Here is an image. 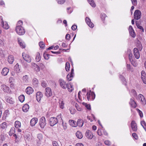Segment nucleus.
<instances>
[{
  "label": "nucleus",
  "mask_w": 146,
  "mask_h": 146,
  "mask_svg": "<svg viewBox=\"0 0 146 146\" xmlns=\"http://www.w3.org/2000/svg\"><path fill=\"white\" fill-rule=\"evenodd\" d=\"M84 122L83 121L82 119H79L78 120L76 123L77 126L78 125L80 127H82L83 125Z\"/></svg>",
  "instance_id": "bb28decb"
},
{
  "label": "nucleus",
  "mask_w": 146,
  "mask_h": 146,
  "mask_svg": "<svg viewBox=\"0 0 146 146\" xmlns=\"http://www.w3.org/2000/svg\"><path fill=\"white\" fill-rule=\"evenodd\" d=\"M31 65L32 68L35 71L38 72L40 71V67L38 65L34 63H31Z\"/></svg>",
  "instance_id": "9d476101"
},
{
  "label": "nucleus",
  "mask_w": 146,
  "mask_h": 146,
  "mask_svg": "<svg viewBox=\"0 0 146 146\" xmlns=\"http://www.w3.org/2000/svg\"><path fill=\"white\" fill-rule=\"evenodd\" d=\"M129 103L131 106L133 108H135L136 106V104L135 102L132 98L130 99V101Z\"/></svg>",
  "instance_id": "a878e982"
},
{
  "label": "nucleus",
  "mask_w": 146,
  "mask_h": 146,
  "mask_svg": "<svg viewBox=\"0 0 146 146\" xmlns=\"http://www.w3.org/2000/svg\"><path fill=\"white\" fill-rule=\"evenodd\" d=\"M86 137L89 139H92L93 137L92 132L89 130H87L86 131Z\"/></svg>",
  "instance_id": "ddd939ff"
},
{
  "label": "nucleus",
  "mask_w": 146,
  "mask_h": 146,
  "mask_svg": "<svg viewBox=\"0 0 146 146\" xmlns=\"http://www.w3.org/2000/svg\"><path fill=\"white\" fill-rule=\"evenodd\" d=\"M73 77V75L72 74H68L66 77V78L68 81H70L72 80V78Z\"/></svg>",
  "instance_id": "ea45409f"
},
{
  "label": "nucleus",
  "mask_w": 146,
  "mask_h": 146,
  "mask_svg": "<svg viewBox=\"0 0 146 146\" xmlns=\"http://www.w3.org/2000/svg\"><path fill=\"white\" fill-rule=\"evenodd\" d=\"M57 121L56 118L54 117H51L49 120V123L51 126H53L57 123Z\"/></svg>",
  "instance_id": "1a4fd4ad"
},
{
  "label": "nucleus",
  "mask_w": 146,
  "mask_h": 146,
  "mask_svg": "<svg viewBox=\"0 0 146 146\" xmlns=\"http://www.w3.org/2000/svg\"><path fill=\"white\" fill-rule=\"evenodd\" d=\"M15 132V128L14 127L10 129V130L9 133V135L10 136L12 135Z\"/></svg>",
  "instance_id": "de8ad7c7"
},
{
  "label": "nucleus",
  "mask_w": 146,
  "mask_h": 146,
  "mask_svg": "<svg viewBox=\"0 0 146 146\" xmlns=\"http://www.w3.org/2000/svg\"><path fill=\"white\" fill-rule=\"evenodd\" d=\"M87 99L88 101L90 100H93L95 98V95L94 92L91 91L89 92H87L86 94Z\"/></svg>",
  "instance_id": "f03ea898"
},
{
  "label": "nucleus",
  "mask_w": 146,
  "mask_h": 146,
  "mask_svg": "<svg viewBox=\"0 0 146 146\" xmlns=\"http://www.w3.org/2000/svg\"><path fill=\"white\" fill-rule=\"evenodd\" d=\"M33 84L34 85L36 86L38 84V81L36 78H34L32 81Z\"/></svg>",
  "instance_id": "49530a36"
},
{
  "label": "nucleus",
  "mask_w": 146,
  "mask_h": 146,
  "mask_svg": "<svg viewBox=\"0 0 146 146\" xmlns=\"http://www.w3.org/2000/svg\"><path fill=\"white\" fill-rule=\"evenodd\" d=\"M68 87L67 86V88L68 89V90L69 92H72L73 90L74 89L73 88L72 85L70 84H68Z\"/></svg>",
  "instance_id": "7c9ffc66"
},
{
  "label": "nucleus",
  "mask_w": 146,
  "mask_h": 146,
  "mask_svg": "<svg viewBox=\"0 0 146 146\" xmlns=\"http://www.w3.org/2000/svg\"><path fill=\"white\" fill-rule=\"evenodd\" d=\"M138 97L139 100L141 101V103L144 105L146 104L144 97L142 95L139 94L138 95Z\"/></svg>",
  "instance_id": "a211bd4d"
},
{
  "label": "nucleus",
  "mask_w": 146,
  "mask_h": 146,
  "mask_svg": "<svg viewBox=\"0 0 146 146\" xmlns=\"http://www.w3.org/2000/svg\"><path fill=\"white\" fill-rule=\"evenodd\" d=\"M133 137L135 139H137L138 138V137L136 134L135 133H133L132 134Z\"/></svg>",
  "instance_id": "e2e57ef3"
},
{
  "label": "nucleus",
  "mask_w": 146,
  "mask_h": 146,
  "mask_svg": "<svg viewBox=\"0 0 146 146\" xmlns=\"http://www.w3.org/2000/svg\"><path fill=\"white\" fill-rule=\"evenodd\" d=\"M141 78L144 83L146 84V74L144 71H142L141 72Z\"/></svg>",
  "instance_id": "6ab92c4d"
},
{
  "label": "nucleus",
  "mask_w": 146,
  "mask_h": 146,
  "mask_svg": "<svg viewBox=\"0 0 146 146\" xmlns=\"http://www.w3.org/2000/svg\"><path fill=\"white\" fill-rule=\"evenodd\" d=\"M15 126L16 128H19L21 127V122L18 121H15Z\"/></svg>",
  "instance_id": "c85d7f7f"
},
{
  "label": "nucleus",
  "mask_w": 146,
  "mask_h": 146,
  "mask_svg": "<svg viewBox=\"0 0 146 146\" xmlns=\"http://www.w3.org/2000/svg\"><path fill=\"white\" fill-rule=\"evenodd\" d=\"M29 108V106L27 104H25L22 108L23 111L24 112H27Z\"/></svg>",
  "instance_id": "393cba45"
},
{
  "label": "nucleus",
  "mask_w": 146,
  "mask_h": 146,
  "mask_svg": "<svg viewBox=\"0 0 146 146\" xmlns=\"http://www.w3.org/2000/svg\"><path fill=\"white\" fill-rule=\"evenodd\" d=\"M56 119H57V122L58 121L61 123L63 122L62 118L61 117V114H60V115H58Z\"/></svg>",
  "instance_id": "473e14b6"
},
{
  "label": "nucleus",
  "mask_w": 146,
  "mask_h": 146,
  "mask_svg": "<svg viewBox=\"0 0 146 146\" xmlns=\"http://www.w3.org/2000/svg\"><path fill=\"white\" fill-rule=\"evenodd\" d=\"M59 83L60 87L63 89H66L68 87V84H66V82L62 79H60L59 80Z\"/></svg>",
  "instance_id": "20e7f679"
},
{
  "label": "nucleus",
  "mask_w": 146,
  "mask_h": 146,
  "mask_svg": "<svg viewBox=\"0 0 146 146\" xmlns=\"http://www.w3.org/2000/svg\"><path fill=\"white\" fill-rule=\"evenodd\" d=\"M77 28V26L75 25H74L72 27V29L73 31H75Z\"/></svg>",
  "instance_id": "0e129e2a"
},
{
  "label": "nucleus",
  "mask_w": 146,
  "mask_h": 146,
  "mask_svg": "<svg viewBox=\"0 0 146 146\" xmlns=\"http://www.w3.org/2000/svg\"><path fill=\"white\" fill-rule=\"evenodd\" d=\"M137 46L138 49V50L141 51L142 48V46L141 43L140 42H138L137 44Z\"/></svg>",
  "instance_id": "f704fd0d"
},
{
  "label": "nucleus",
  "mask_w": 146,
  "mask_h": 146,
  "mask_svg": "<svg viewBox=\"0 0 146 146\" xmlns=\"http://www.w3.org/2000/svg\"><path fill=\"white\" fill-rule=\"evenodd\" d=\"M19 99L20 102H23L25 99L24 96L23 95H22L20 96L19 97Z\"/></svg>",
  "instance_id": "e433bc0d"
},
{
  "label": "nucleus",
  "mask_w": 146,
  "mask_h": 146,
  "mask_svg": "<svg viewBox=\"0 0 146 146\" xmlns=\"http://www.w3.org/2000/svg\"><path fill=\"white\" fill-rule=\"evenodd\" d=\"M141 124L143 128L146 129V123L144 121H141Z\"/></svg>",
  "instance_id": "8fccbe9b"
},
{
  "label": "nucleus",
  "mask_w": 146,
  "mask_h": 146,
  "mask_svg": "<svg viewBox=\"0 0 146 146\" xmlns=\"http://www.w3.org/2000/svg\"><path fill=\"white\" fill-rule=\"evenodd\" d=\"M52 145L53 146H59L57 143L55 141H53V142Z\"/></svg>",
  "instance_id": "338daca9"
},
{
  "label": "nucleus",
  "mask_w": 146,
  "mask_h": 146,
  "mask_svg": "<svg viewBox=\"0 0 146 146\" xmlns=\"http://www.w3.org/2000/svg\"><path fill=\"white\" fill-rule=\"evenodd\" d=\"M134 54L135 57L137 59L140 57V54L139 50L137 48H135L133 49Z\"/></svg>",
  "instance_id": "4468645a"
},
{
  "label": "nucleus",
  "mask_w": 146,
  "mask_h": 146,
  "mask_svg": "<svg viewBox=\"0 0 146 146\" xmlns=\"http://www.w3.org/2000/svg\"><path fill=\"white\" fill-rule=\"evenodd\" d=\"M39 45L41 48H43L45 46V45L42 42H39Z\"/></svg>",
  "instance_id": "5fc2aeb1"
},
{
  "label": "nucleus",
  "mask_w": 146,
  "mask_h": 146,
  "mask_svg": "<svg viewBox=\"0 0 146 146\" xmlns=\"http://www.w3.org/2000/svg\"><path fill=\"white\" fill-rule=\"evenodd\" d=\"M8 61L10 64L13 63L14 60L13 56L12 55H10L8 57Z\"/></svg>",
  "instance_id": "b1692460"
},
{
  "label": "nucleus",
  "mask_w": 146,
  "mask_h": 146,
  "mask_svg": "<svg viewBox=\"0 0 146 146\" xmlns=\"http://www.w3.org/2000/svg\"><path fill=\"white\" fill-rule=\"evenodd\" d=\"M38 119L36 118H32L30 121L31 125L32 126H33L37 123L38 122Z\"/></svg>",
  "instance_id": "aec40b11"
},
{
  "label": "nucleus",
  "mask_w": 146,
  "mask_h": 146,
  "mask_svg": "<svg viewBox=\"0 0 146 146\" xmlns=\"http://www.w3.org/2000/svg\"><path fill=\"white\" fill-rule=\"evenodd\" d=\"M85 21L88 26L91 28H93L94 25V24L91 22L90 19L88 17H86L85 18Z\"/></svg>",
  "instance_id": "9b49d317"
},
{
  "label": "nucleus",
  "mask_w": 146,
  "mask_h": 146,
  "mask_svg": "<svg viewBox=\"0 0 146 146\" xmlns=\"http://www.w3.org/2000/svg\"><path fill=\"white\" fill-rule=\"evenodd\" d=\"M22 56L24 59L28 62H30L31 61V57L27 54L25 53H22Z\"/></svg>",
  "instance_id": "6e6552de"
},
{
  "label": "nucleus",
  "mask_w": 146,
  "mask_h": 146,
  "mask_svg": "<svg viewBox=\"0 0 146 146\" xmlns=\"http://www.w3.org/2000/svg\"><path fill=\"white\" fill-rule=\"evenodd\" d=\"M18 44H19L20 46L22 48H24L25 47V45L24 42L20 38H18Z\"/></svg>",
  "instance_id": "412c9836"
},
{
  "label": "nucleus",
  "mask_w": 146,
  "mask_h": 146,
  "mask_svg": "<svg viewBox=\"0 0 146 146\" xmlns=\"http://www.w3.org/2000/svg\"><path fill=\"white\" fill-rule=\"evenodd\" d=\"M129 30L130 35L133 37H135V34L132 27L131 26H130L129 27Z\"/></svg>",
  "instance_id": "dca6fc26"
},
{
  "label": "nucleus",
  "mask_w": 146,
  "mask_h": 146,
  "mask_svg": "<svg viewBox=\"0 0 146 146\" xmlns=\"http://www.w3.org/2000/svg\"><path fill=\"white\" fill-rule=\"evenodd\" d=\"M43 94L41 92H38L36 94V97L37 100L39 102L43 97Z\"/></svg>",
  "instance_id": "2eb2a0df"
},
{
  "label": "nucleus",
  "mask_w": 146,
  "mask_h": 146,
  "mask_svg": "<svg viewBox=\"0 0 146 146\" xmlns=\"http://www.w3.org/2000/svg\"><path fill=\"white\" fill-rule=\"evenodd\" d=\"M90 5L93 7H95L96 5L93 0H87Z\"/></svg>",
  "instance_id": "72a5a7b5"
},
{
  "label": "nucleus",
  "mask_w": 146,
  "mask_h": 146,
  "mask_svg": "<svg viewBox=\"0 0 146 146\" xmlns=\"http://www.w3.org/2000/svg\"><path fill=\"white\" fill-rule=\"evenodd\" d=\"M137 112H138L140 117H143V115L142 112L138 109H137Z\"/></svg>",
  "instance_id": "603ef678"
},
{
  "label": "nucleus",
  "mask_w": 146,
  "mask_h": 146,
  "mask_svg": "<svg viewBox=\"0 0 146 146\" xmlns=\"http://www.w3.org/2000/svg\"><path fill=\"white\" fill-rule=\"evenodd\" d=\"M135 24L136 26H137V27L141 30L143 32H144V29L143 28V27L140 25H139L138 23V22L137 21H136L135 22Z\"/></svg>",
  "instance_id": "37998d69"
},
{
  "label": "nucleus",
  "mask_w": 146,
  "mask_h": 146,
  "mask_svg": "<svg viewBox=\"0 0 146 146\" xmlns=\"http://www.w3.org/2000/svg\"><path fill=\"white\" fill-rule=\"evenodd\" d=\"M129 59L130 60V61L131 62V63L134 66H136L135 65H134L133 64V62H131V58H132V54L131 53H130L129 54Z\"/></svg>",
  "instance_id": "bf43d9fd"
},
{
  "label": "nucleus",
  "mask_w": 146,
  "mask_h": 146,
  "mask_svg": "<svg viewBox=\"0 0 146 146\" xmlns=\"http://www.w3.org/2000/svg\"><path fill=\"white\" fill-rule=\"evenodd\" d=\"M131 93L133 94L134 97H136L137 96L135 90H131Z\"/></svg>",
  "instance_id": "052dcab7"
},
{
  "label": "nucleus",
  "mask_w": 146,
  "mask_h": 146,
  "mask_svg": "<svg viewBox=\"0 0 146 146\" xmlns=\"http://www.w3.org/2000/svg\"><path fill=\"white\" fill-rule=\"evenodd\" d=\"M141 13L140 11L138 10H136L134 14V19L136 20L139 19L141 17Z\"/></svg>",
  "instance_id": "39448f33"
},
{
  "label": "nucleus",
  "mask_w": 146,
  "mask_h": 146,
  "mask_svg": "<svg viewBox=\"0 0 146 146\" xmlns=\"http://www.w3.org/2000/svg\"><path fill=\"white\" fill-rule=\"evenodd\" d=\"M40 54L38 52H37L36 54V61L38 62L40 60Z\"/></svg>",
  "instance_id": "4c0bfd02"
},
{
  "label": "nucleus",
  "mask_w": 146,
  "mask_h": 146,
  "mask_svg": "<svg viewBox=\"0 0 146 146\" xmlns=\"http://www.w3.org/2000/svg\"><path fill=\"white\" fill-rule=\"evenodd\" d=\"M82 104L84 105H85L86 108L88 110H90L91 109L90 106L89 104H87L86 103L83 102L82 103Z\"/></svg>",
  "instance_id": "864d4df0"
},
{
  "label": "nucleus",
  "mask_w": 146,
  "mask_h": 146,
  "mask_svg": "<svg viewBox=\"0 0 146 146\" xmlns=\"http://www.w3.org/2000/svg\"><path fill=\"white\" fill-rule=\"evenodd\" d=\"M6 101L8 103L11 104H12L14 102L12 98H6Z\"/></svg>",
  "instance_id": "a19ab883"
},
{
  "label": "nucleus",
  "mask_w": 146,
  "mask_h": 146,
  "mask_svg": "<svg viewBox=\"0 0 146 146\" xmlns=\"http://www.w3.org/2000/svg\"><path fill=\"white\" fill-rule=\"evenodd\" d=\"M104 143L106 145H110L111 144L109 140L105 141L104 142Z\"/></svg>",
  "instance_id": "680f3d73"
},
{
  "label": "nucleus",
  "mask_w": 146,
  "mask_h": 146,
  "mask_svg": "<svg viewBox=\"0 0 146 146\" xmlns=\"http://www.w3.org/2000/svg\"><path fill=\"white\" fill-rule=\"evenodd\" d=\"M34 91L33 88L31 87H28L26 89V92L28 94H32Z\"/></svg>",
  "instance_id": "4be33fe9"
},
{
  "label": "nucleus",
  "mask_w": 146,
  "mask_h": 146,
  "mask_svg": "<svg viewBox=\"0 0 146 146\" xmlns=\"http://www.w3.org/2000/svg\"><path fill=\"white\" fill-rule=\"evenodd\" d=\"M15 70L17 72H20V69H19V65L18 63H17L14 67Z\"/></svg>",
  "instance_id": "2f4dec72"
},
{
  "label": "nucleus",
  "mask_w": 146,
  "mask_h": 146,
  "mask_svg": "<svg viewBox=\"0 0 146 146\" xmlns=\"http://www.w3.org/2000/svg\"><path fill=\"white\" fill-rule=\"evenodd\" d=\"M0 127L3 129H5L7 127V123L6 122H3L0 125Z\"/></svg>",
  "instance_id": "58836bf2"
},
{
  "label": "nucleus",
  "mask_w": 146,
  "mask_h": 146,
  "mask_svg": "<svg viewBox=\"0 0 146 146\" xmlns=\"http://www.w3.org/2000/svg\"><path fill=\"white\" fill-rule=\"evenodd\" d=\"M39 124L42 128H43L46 124L45 118L44 117H42L40 119Z\"/></svg>",
  "instance_id": "423d86ee"
},
{
  "label": "nucleus",
  "mask_w": 146,
  "mask_h": 146,
  "mask_svg": "<svg viewBox=\"0 0 146 146\" xmlns=\"http://www.w3.org/2000/svg\"><path fill=\"white\" fill-rule=\"evenodd\" d=\"M70 68V63L67 62L66 64V67L65 69L67 71H69V70Z\"/></svg>",
  "instance_id": "a18cd8bd"
},
{
  "label": "nucleus",
  "mask_w": 146,
  "mask_h": 146,
  "mask_svg": "<svg viewBox=\"0 0 146 146\" xmlns=\"http://www.w3.org/2000/svg\"><path fill=\"white\" fill-rule=\"evenodd\" d=\"M75 106L78 111H82V109L81 108V107L78 105L76 103L75 104Z\"/></svg>",
  "instance_id": "09e8293b"
},
{
  "label": "nucleus",
  "mask_w": 146,
  "mask_h": 146,
  "mask_svg": "<svg viewBox=\"0 0 146 146\" xmlns=\"http://www.w3.org/2000/svg\"><path fill=\"white\" fill-rule=\"evenodd\" d=\"M70 35L69 34H67L66 35L65 38L67 40H69L70 38Z\"/></svg>",
  "instance_id": "774afa93"
},
{
  "label": "nucleus",
  "mask_w": 146,
  "mask_h": 146,
  "mask_svg": "<svg viewBox=\"0 0 146 146\" xmlns=\"http://www.w3.org/2000/svg\"><path fill=\"white\" fill-rule=\"evenodd\" d=\"M132 4L134 6H136L137 4V0H131Z\"/></svg>",
  "instance_id": "13d9d810"
},
{
  "label": "nucleus",
  "mask_w": 146,
  "mask_h": 146,
  "mask_svg": "<svg viewBox=\"0 0 146 146\" xmlns=\"http://www.w3.org/2000/svg\"><path fill=\"white\" fill-rule=\"evenodd\" d=\"M127 70H129L131 72H133L134 71L133 69L132 68H131L129 65L127 64Z\"/></svg>",
  "instance_id": "3c124183"
},
{
  "label": "nucleus",
  "mask_w": 146,
  "mask_h": 146,
  "mask_svg": "<svg viewBox=\"0 0 146 146\" xmlns=\"http://www.w3.org/2000/svg\"><path fill=\"white\" fill-rule=\"evenodd\" d=\"M44 57L46 60H48L49 58V55L44 53Z\"/></svg>",
  "instance_id": "6e6d98bb"
},
{
  "label": "nucleus",
  "mask_w": 146,
  "mask_h": 146,
  "mask_svg": "<svg viewBox=\"0 0 146 146\" xmlns=\"http://www.w3.org/2000/svg\"><path fill=\"white\" fill-rule=\"evenodd\" d=\"M56 1L58 4H63L65 1V0H56Z\"/></svg>",
  "instance_id": "4d7b16f0"
},
{
  "label": "nucleus",
  "mask_w": 146,
  "mask_h": 146,
  "mask_svg": "<svg viewBox=\"0 0 146 146\" xmlns=\"http://www.w3.org/2000/svg\"><path fill=\"white\" fill-rule=\"evenodd\" d=\"M76 135L77 137L79 139H81L83 137V135L79 131H78L76 133Z\"/></svg>",
  "instance_id": "c756f323"
},
{
  "label": "nucleus",
  "mask_w": 146,
  "mask_h": 146,
  "mask_svg": "<svg viewBox=\"0 0 146 146\" xmlns=\"http://www.w3.org/2000/svg\"><path fill=\"white\" fill-rule=\"evenodd\" d=\"M131 125L133 130L134 131H137V124L134 121H132L131 123Z\"/></svg>",
  "instance_id": "f8f14e48"
},
{
  "label": "nucleus",
  "mask_w": 146,
  "mask_h": 146,
  "mask_svg": "<svg viewBox=\"0 0 146 146\" xmlns=\"http://www.w3.org/2000/svg\"><path fill=\"white\" fill-rule=\"evenodd\" d=\"M69 124L73 127H76L77 126L76 122L73 120H70L69 121Z\"/></svg>",
  "instance_id": "cd10ccee"
},
{
  "label": "nucleus",
  "mask_w": 146,
  "mask_h": 146,
  "mask_svg": "<svg viewBox=\"0 0 146 146\" xmlns=\"http://www.w3.org/2000/svg\"><path fill=\"white\" fill-rule=\"evenodd\" d=\"M1 23L2 27L5 29H8L9 28L7 23L6 21L4 22L2 19H1Z\"/></svg>",
  "instance_id": "0eeeda50"
},
{
  "label": "nucleus",
  "mask_w": 146,
  "mask_h": 146,
  "mask_svg": "<svg viewBox=\"0 0 146 146\" xmlns=\"http://www.w3.org/2000/svg\"><path fill=\"white\" fill-rule=\"evenodd\" d=\"M1 88L5 92L8 93L10 92L9 87L5 85H2L1 86Z\"/></svg>",
  "instance_id": "f3484780"
},
{
  "label": "nucleus",
  "mask_w": 146,
  "mask_h": 146,
  "mask_svg": "<svg viewBox=\"0 0 146 146\" xmlns=\"http://www.w3.org/2000/svg\"><path fill=\"white\" fill-rule=\"evenodd\" d=\"M23 22L21 21H19L16 25L15 31L19 35H23L25 33V31L22 25Z\"/></svg>",
  "instance_id": "f257e3e1"
},
{
  "label": "nucleus",
  "mask_w": 146,
  "mask_h": 146,
  "mask_svg": "<svg viewBox=\"0 0 146 146\" xmlns=\"http://www.w3.org/2000/svg\"><path fill=\"white\" fill-rule=\"evenodd\" d=\"M23 82L25 83H27L28 82V77L27 75L24 76L23 77Z\"/></svg>",
  "instance_id": "c9c22d12"
},
{
  "label": "nucleus",
  "mask_w": 146,
  "mask_h": 146,
  "mask_svg": "<svg viewBox=\"0 0 146 146\" xmlns=\"http://www.w3.org/2000/svg\"><path fill=\"white\" fill-rule=\"evenodd\" d=\"M9 69L7 68H5L3 69L2 70L1 74H2L4 76H6L7 75L8 73H9Z\"/></svg>",
  "instance_id": "5701e85b"
},
{
  "label": "nucleus",
  "mask_w": 146,
  "mask_h": 146,
  "mask_svg": "<svg viewBox=\"0 0 146 146\" xmlns=\"http://www.w3.org/2000/svg\"><path fill=\"white\" fill-rule=\"evenodd\" d=\"M70 110L71 113L72 114H74L76 111V110H75L72 107H71L70 108Z\"/></svg>",
  "instance_id": "c03bdc74"
},
{
  "label": "nucleus",
  "mask_w": 146,
  "mask_h": 146,
  "mask_svg": "<svg viewBox=\"0 0 146 146\" xmlns=\"http://www.w3.org/2000/svg\"><path fill=\"white\" fill-rule=\"evenodd\" d=\"M39 66L42 69H44L45 67V65L42 63H40Z\"/></svg>",
  "instance_id": "69168bd1"
},
{
  "label": "nucleus",
  "mask_w": 146,
  "mask_h": 146,
  "mask_svg": "<svg viewBox=\"0 0 146 146\" xmlns=\"http://www.w3.org/2000/svg\"><path fill=\"white\" fill-rule=\"evenodd\" d=\"M59 106L61 109H63L64 107V104L63 101H60L59 102Z\"/></svg>",
  "instance_id": "79ce46f5"
},
{
  "label": "nucleus",
  "mask_w": 146,
  "mask_h": 146,
  "mask_svg": "<svg viewBox=\"0 0 146 146\" xmlns=\"http://www.w3.org/2000/svg\"><path fill=\"white\" fill-rule=\"evenodd\" d=\"M45 95L48 98L50 97L52 95V91L51 89L47 87L45 90Z\"/></svg>",
  "instance_id": "7ed1b4c3"
}]
</instances>
